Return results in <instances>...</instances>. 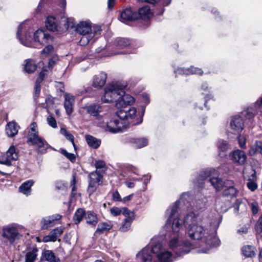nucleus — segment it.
<instances>
[{"label":"nucleus","instance_id":"nucleus-33","mask_svg":"<svg viewBox=\"0 0 262 262\" xmlns=\"http://www.w3.org/2000/svg\"><path fill=\"white\" fill-rule=\"evenodd\" d=\"M151 15L150 8L148 6L143 7L139 9L137 16L142 18H148Z\"/></svg>","mask_w":262,"mask_h":262},{"label":"nucleus","instance_id":"nucleus-46","mask_svg":"<svg viewBox=\"0 0 262 262\" xmlns=\"http://www.w3.org/2000/svg\"><path fill=\"white\" fill-rule=\"evenodd\" d=\"M53 223L54 222L52 221L51 216H49L48 218L46 219H43L41 221L42 228L47 229L49 227H51L53 225Z\"/></svg>","mask_w":262,"mask_h":262},{"label":"nucleus","instance_id":"nucleus-27","mask_svg":"<svg viewBox=\"0 0 262 262\" xmlns=\"http://www.w3.org/2000/svg\"><path fill=\"white\" fill-rule=\"evenodd\" d=\"M34 184L32 180H28L24 182L19 187V190L20 192L27 195H30L31 191V186Z\"/></svg>","mask_w":262,"mask_h":262},{"label":"nucleus","instance_id":"nucleus-11","mask_svg":"<svg viewBox=\"0 0 262 262\" xmlns=\"http://www.w3.org/2000/svg\"><path fill=\"white\" fill-rule=\"evenodd\" d=\"M34 39L40 45H46L53 41V37L42 30H38L34 33Z\"/></svg>","mask_w":262,"mask_h":262},{"label":"nucleus","instance_id":"nucleus-53","mask_svg":"<svg viewBox=\"0 0 262 262\" xmlns=\"http://www.w3.org/2000/svg\"><path fill=\"white\" fill-rule=\"evenodd\" d=\"M62 21L64 23V28L65 29H68L69 27L73 28L74 27L73 23L70 22V19L69 18H63Z\"/></svg>","mask_w":262,"mask_h":262},{"label":"nucleus","instance_id":"nucleus-1","mask_svg":"<svg viewBox=\"0 0 262 262\" xmlns=\"http://www.w3.org/2000/svg\"><path fill=\"white\" fill-rule=\"evenodd\" d=\"M125 86L112 83L104 90V94L101 97L104 103L115 102L116 107L120 108L116 113L118 119H114L107 123L106 130L112 133L123 132L130 125H136L142 122V118H137L136 108L126 107L134 102V98L124 91Z\"/></svg>","mask_w":262,"mask_h":262},{"label":"nucleus","instance_id":"nucleus-24","mask_svg":"<svg viewBox=\"0 0 262 262\" xmlns=\"http://www.w3.org/2000/svg\"><path fill=\"white\" fill-rule=\"evenodd\" d=\"M86 222L92 226H95L98 222V219L96 214L92 211H88L85 216Z\"/></svg>","mask_w":262,"mask_h":262},{"label":"nucleus","instance_id":"nucleus-56","mask_svg":"<svg viewBox=\"0 0 262 262\" xmlns=\"http://www.w3.org/2000/svg\"><path fill=\"white\" fill-rule=\"evenodd\" d=\"M113 200L115 201L121 202L122 199L118 191H115L112 194Z\"/></svg>","mask_w":262,"mask_h":262},{"label":"nucleus","instance_id":"nucleus-47","mask_svg":"<svg viewBox=\"0 0 262 262\" xmlns=\"http://www.w3.org/2000/svg\"><path fill=\"white\" fill-rule=\"evenodd\" d=\"M255 230L256 232V235L262 234V214L259 217L256 224Z\"/></svg>","mask_w":262,"mask_h":262},{"label":"nucleus","instance_id":"nucleus-21","mask_svg":"<svg viewBox=\"0 0 262 262\" xmlns=\"http://www.w3.org/2000/svg\"><path fill=\"white\" fill-rule=\"evenodd\" d=\"M45 24L48 30L51 31L57 30L58 24L55 17L52 16H48L46 19Z\"/></svg>","mask_w":262,"mask_h":262},{"label":"nucleus","instance_id":"nucleus-54","mask_svg":"<svg viewBox=\"0 0 262 262\" xmlns=\"http://www.w3.org/2000/svg\"><path fill=\"white\" fill-rule=\"evenodd\" d=\"M250 207L253 214H256L258 211V205L257 202H254L251 203Z\"/></svg>","mask_w":262,"mask_h":262},{"label":"nucleus","instance_id":"nucleus-58","mask_svg":"<svg viewBox=\"0 0 262 262\" xmlns=\"http://www.w3.org/2000/svg\"><path fill=\"white\" fill-rule=\"evenodd\" d=\"M50 216L52 219V221L53 222L60 220L62 217V216L59 214H56Z\"/></svg>","mask_w":262,"mask_h":262},{"label":"nucleus","instance_id":"nucleus-5","mask_svg":"<svg viewBox=\"0 0 262 262\" xmlns=\"http://www.w3.org/2000/svg\"><path fill=\"white\" fill-rule=\"evenodd\" d=\"M27 143L30 145H36L40 153L46 152L50 145L46 141L38 135L37 125L36 122H32L28 132Z\"/></svg>","mask_w":262,"mask_h":262},{"label":"nucleus","instance_id":"nucleus-13","mask_svg":"<svg viewBox=\"0 0 262 262\" xmlns=\"http://www.w3.org/2000/svg\"><path fill=\"white\" fill-rule=\"evenodd\" d=\"M63 230L64 227L61 226L54 229L50 232L49 235L45 236L43 238V242L47 243L56 241L57 238L63 233Z\"/></svg>","mask_w":262,"mask_h":262},{"label":"nucleus","instance_id":"nucleus-41","mask_svg":"<svg viewBox=\"0 0 262 262\" xmlns=\"http://www.w3.org/2000/svg\"><path fill=\"white\" fill-rule=\"evenodd\" d=\"M60 133L65 136L67 140L71 141L74 147L75 150H76V145L74 143V137L69 132H68L65 128H61L60 130Z\"/></svg>","mask_w":262,"mask_h":262},{"label":"nucleus","instance_id":"nucleus-59","mask_svg":"<svg viewBox=\"0 0 262 262\" xmlns=\"http://www.w3.org/2000/svg\"><path fill=\"white\" fill-rule=\"evenodd\" d=\"M133 195H134L133 194H131L128 196H126L123 198V199H122L121 202H122L123 203H126V202L130 201L132 199V198H133Z\"/></svg>","mask_w":262,"mask_h":262},{"label":"nucleus","instance_id":"nucleus-9","mask_svg":"<svg viewBox=\"0 0 262 262\" xmlns=\"http://www.w3.org/2000/svg\"><path fill=\"white\" fill-rule=\"evenodd\" d=\"M229 157L237 165H243L246 162L247 159L245 152L240 149H236L231 152Z\"/></svg>","mask_w":262,"mask_h":262},{"label":"nucleus","instance_id":"nucleus-25","mask_svg":"<svg viewBox=\"0 0 262 262\" xmlns=\"http://www.w3.org/2000/svg\"><path fill=\"white\" fill-rule=\"evenodd\" d=\"M41 260L49 262H59V259L56 257L54 253L51 250H45L42 253Z\"/></svg>","mask_w":262,"mask_h":262},{"label":"nucleus","instance_id":"nucleus-36","mask_svg":"<svg viewBox=\"0 0 262 262\" xmlns=\"http://www.w3.org/2000/svg\"><path fill=\"white\" fill-rule=\"evenodd\" d=\"M38 249L37 248H34L29 252H28L25 256V262H34L37 257V252Z\"/></svg>","mask_w":262,"mask_h":262},{"label":"nucleus","instance_id":"nucleus-49","mask_svg":"<svg viewBox=\"0 0 262 262\" xmlns=\"http://www.w3.org/2000/svg\"><path fill=\"white\" fill-rule=\"evenodd\" d=\"M47 120L48 124L53 128H56L57 127L56 121L52 116H48Z\"/></svg>","mask_w":262,"mask_h":262},{"label":"nucleus","instance_id":"nucleus-23","mask_svg":"<svg viewBox=\"0 0 262 262\" xmlns=\"http://www.w3.org/2000/svg\"><path fill=\"white\" fill-rule=\"evenodd\" d=\"M207 206L208 200L206 196L201 195L195 200V207L196 209L203 211L205 210Z\"/></svg>","mask_w":262,"mask_h":262},{"label":"nucleus","instance_id":"nucleus-44","mask_svg":"<svg viewBox=\"0 0 262 262\" xmlns=\"http://www.w3.org/2000/svg\"><path fill=\"white\" fill-rule=\"evenodd\" d=\"M48 72V70L47 69V68H45L42 69L39 74V77L36 80L35 85H40V83L43 81Z\"/></svg>","mask_w":262,"mask_h":262},{"label":"nucleus","instance_id":"nucleus-55","mask_svg":"<svg viewBox=\"0 0 262 262\" xmlns=\"http://www.w3.org/2000/svg\"><path fill=\"white\" fill-rule=\"evenodd\" d=\"M111 213L114 216H118L121 213L122 210L118 207H113L111 209Z\"/></svg>","mask_w":262,"mask_h":262},{"label":"nucleus","instance_id":"nucleus-2","mask_svg":"<svg viewBox=\"0 0 262 262\" xmlns=\"http://www.w3.org/2000/svg\"><path fill=\"white\" fill-rule=\"evenodd\" d=\"M196 220L195 214L190 212L185 217L183 224L189 236L191 239L200 241V252L206 253L211 247L219 246L220 241L215 231L208 232L202 226H198Z\"/></svg>","mask_w":262,"mask_h":262},{"label":"nucleus","instance_id":"nucleus-35","mask_svg":"<svg viewBox=\"0 0 262 262\" xmlns=\"http://www.w3.org/2000/svg\"><path fill=\"white\" fill-rule=\"evenodd\" d=\"M249 154L253 155L256 153H260L262 155V142L256 141L249 149Z\"/></svg>","mask_w":262,"mask_h":262},{"label":"nucleus","instance_id":"nucleus-14","mask_svg":"<svg viewBox=\"0 0 262 262\" xmlns=\"http://www.w3.org/2000/svg\"><path fill=\"white\" fill-rule=\"evenodd\" d=\"M121 20L126 23L138 18L137 14L134 13L130 8L125 9L120 13Z\"/></svg>","mask_w":262,"mask_h":262},{"label":"nucleus","instance_id":"nucleus-57","mask_svg":"<svg viewBox=\"0 0 262 262\" xmlns=\"http://www.w3.org/2000/svg\"><path fill=\"white\" fill-rule=\"evenodd\" d=\"M40 92V85H35L34 86V99H36L39 97Z\"/></svg>","mask_w":262,"mask_h":262},{"label":"nucleus","instance_id":"nucleus-50","mask_svg":"<svg viewBox=\"0 0 262 262\" xmlns=\"http://www.w3.org/2000/svg\"><path fill=\"white\" fill-rule=\"evenodd\" d=\"M95 165L96 168V170H100L101 173L104 171L103 169L101 170V169L105 167V163L103 161L98 160L96 161Z\"/></svg>","mask_w":262,"mask_h":262},{"label":"nucleus","instance_id":"nucleus-15","mask_svg":"<svg viewBox=\"0 0 262 262\" xmlns=\"http://www.w3.org/2000/svg\"><path fill=\"white\" fill-rule=\"evenodd\" d=\"M19 129V126L16 122H9L6 126V133L9 137H13L17 134Z\"/></svg>","mask_w":262,"mask_h":262},{"label":"nucleus","instance_id":"nucleus-63","mask_svg":"<svg viewBox=\"0 0 262 262\" xmlns=\"http://www.w3.org/2000/svg\"><path fill=\"white\" fill-rule=\"evenodd\" d=\"M125 185L128 187V188H133L135 186V184L133 182H126L125 183Z\"/></svg>","mask_w":262,"mask_h":262},{"label":"nucleus","instance_id":"nucleus-6","mask_svg":"<svg viewBox=\"0 0 262 262\" xmlns=\"http://www.w3.org/2000/svg\"><path fill=\"white\" fill-rule=\"evenodd\" d=\"M103 176L100 170H95L91 172L89 175V190L92 192H94L97 186L102 183Z\"/></svg>","mask_w":262,"mask_h":262},{"label":"nucleus","instance_id":"nucleus-26","mask_svg":"<svg viewBox=\"0 0 262 262\" xmlns=\"http://www.w3.org/2000/svg\"><path fill=\"white\" fill-rule=\"evenodd\" d=\"M129 142L133 144V145L138 148H140L147 145L148 140L145 138L129 139Z\"/></svg>","mask_w":262,"mask_h":262},{"label":"nucleus","instance_id":"nucleus-8","mask_svg":"<svg viewBox=\"0 0 262 262\" xmlns=\"http://www.w3.org/2000/svg\"><path fill=\"white\" fill-rule=\"evenodd\" d=\"M2 236L10 244H13L15 240L19 238L18 229L13 225L4 227L3 228Z\"/></svg>","mask_w":262,"mask_h":262},{"label":"nucleus","instance_id":"nucleus-39","mask_svg":"<svg viewBox=\"0 0 262 262\" xmlns=\"http://www.w3.org/2000/svg\"><path fill=\"white\" fill-rule=\"evenodd\" d=\"M133 220V218L130 217L125 218L123 224L119 228V231L121 232H126L128 231L130 228L131 223Z\"/></svg>","mask_w":262,"mask_h":262},{"label":"nucleus","instance_id":"nucleus-60","mask_svg":"<svg viewBox=\"0 0 262 262\" xmlns=\"http://www.w3.org/2000/svg\"><path fill=\"white\" fill-rule=\"evenodd\" d=\"M115 0H108L107 1V6L108 8L110 9H112L113 8V6L115 4Z\"/></svg>","mask_w":262,"mask_h":262},{"label":"nucleus","instance_id":"nucleus-38","mask_svg":"<svg viewBox=\"0 0 262 262\" xmlns=\"http://www.w3.org/2000/svg\"><path fill=\"white\" fill-rule=\"evenodd\" d=\"M115 44L120 48H125L130 44V41L125 38H117L115 40Z\"/></svg>","mask_w":262,"mask_h":262},{"label":"nucleus","instance_id":"nucleus-18","mask_svg":"<svg viewBox=\"0 0 262 262\" xmlns=\"http://www.w3.org/2000/svg\"><path fill=\"white\" fill-rule=\"evenodd\" d=\"M175 73L176 74V76H177V74H178L186 75L196 74L202 75L203 74V71L201 69L191 67L190 68L187 69L184 68L178 69L175 71Z\"/></svg>","mask_w":262,"mask_h":262},{"label":"nucleus","instance_id":"nucleus-7","mask_svg":"<svg viewBox=\"0 0 262 262\" xmlns=\"http://www.w3.org/2000/svg\"><path fill=\"white\" fill-rule=\"evenodd\" d=\"M18 158V151L14 146L12 145L5 154L0 157V163L10 166L12 161L17 160Z\"/></svg>","mask_w":262,"mask_h":262},{"label":"nucleus","instance_id":"nucleus-4","mask_svg":"<svg viewBox=\"0 0 262 262\" xmlns=\"http://www.w3.org/2000/svg\"><path fill=\"white\" fill-rule=\"evenodd\" d=\"M210 176L211 170L207 169L203 170L200 172L198 178L194 180V183L198 187H202L204 182L208 181L217 191L222 189L225 185H231L233 183L232 181H227L226 182H224L221 178L218 177L210 178Z\"/></svg>","mask_w":262,"mask_h":262},{"label":"nucleus","instance_id":"nucleus-3","mask_svg":"<svg viewBox=\"0 0 262 262\" xmlns=\"http://www.w3.org/2000/svg\"><path fill=\"white\" fill-rule=\"evenodd\" d=\"M179 202V201H177L171 207L167 209L166 212V215H168L166 226L167 227L169 226L172 229L169 246L177 256L189 253L192 247L191 244L187 242L183 243L182 245L179 244V239L181 237L182 231L184 230L183 227L182 221L179 217L174 218L177 212Z\"/></svg>","mask_w":262,"mask_h":262},{"label":"nucleus","instance_id":"nucleus-20","mask_svg":"<svg viewBox=\"0 0 262 262\" xmlns=\"http://www.w3.org/2000/svg\"><path fill=\"white\" fill-rule=\"evenodd\" d=\"M149 248H144L137 254V257L141 262H151L152 256Z\"/></svg>","mask_w":262,"mask_h":262},{"label":"nucleus","instance_id":"nucleus-40","mask_svg":"<svg viewBox=\"0 0 262 262\" xmlns=\"http://www.w3.org/2000/svg\"><path fill=\"white\" fill-rule=\"evenodd\" d=\"M237 193L236 189L233 186H229L223 191V195L233 197L235 196Z\"/></svg>","mask_w":262,"mask_h":262},{"label":"nucleus","instance_id":"nucleus-37","mask_svg":"<svg viewBox=\"0 0 262 262\" xmlns=\"http://www.w3.org/2000/svg\"><path fill=\"white\" fill-rule=\"evenodd\" d=\"M254 248L251 246L247 245L245 246L242 248V251L243 254L248 257H251L254 256L255 254L254 250Z\"/></svg>","mask_w":262,"mask_h":262},{"label":"nucleus","instance_id":"nucleus-64","mask_svg":"<svg viewBox=\"0 0 262 262\" xmlns=\"http://www.w3.org/2000/svg\"><path fill=\"white\" fill-rule=\"evenodd\" d=\"M255 103H256V105H257L259 107V108L262 110V98H261V99L259 101L258 100H257Z\"/></svg>","mask_w":262,"mask_h":262},{"label":"nucleus","instance_id":"nucleus-48","mask_svg":"<svg viewBox=\"0 0 262 262\" xmlns=\"http://www.w3.org/2000/svg\"><path fill=\"white\" fill-rule=\"evenodd\" d=\"M61 153L67 157L72 162H74L76 160V157L74 154L68 152L65 149H61Z\"/></svg>","mask_w":262,"mask_h":262},{"label":"nucleus","instance_id":"nucleus-29","mask_svg":"<svg viewBox=\"0 0 262 262\" xmlns=\"http://www.w3.org/2000/svg\"><path fill=\"white\" fill-rule=\"evenodd\" d=\"M256 179V172L255 170H251V174L250 177L248 179L247 186L249 189L252 191H254L257 188V185L255 182Z\"/></svg>","mask_w":262,"mask_h":262},{"label":"nucleus","instance_id":"nucleus-17","mask_svg":"<svg viewBox=\"0 0 262 262\" xmlns=\"http://www.w3.org/2000/svg\"><path fill=\"white\" fill-rule=\"evenodd\" d=\"M106 78V74L104 72H101L95 75L93 79V86L96 88L102 87L105 84Z\"/></svg>","mask_w":262,"mask_h":262},{"label":"nucleus","instance_id":"nucleus-61","mask_svg":"<svg viewBox=\"0 0 262 262\" xmlns=\"http://www.w3.org/2000/svg\"><path fill=\"white\" fill-rule=\"evenodd\" d=\"M238 233H242L244 234L248 232V229L246 227H242L238 230Z\"/></svg>","mask_w":262,"mask_h":262},{"label":"nucleus","instance_id":"nucleus-42","mask_svg":"<svg viewBox=\"0 0 262 262\" xmlns=\"http://www.w3.org/2000/svg\"><path fill=\"white\" fill-rule=\"evenodd\" d=\"M112 228L110 224L101 223L98 224L96 232L102 233L103 231L110 230Z\"/></svg>","mask_w":262,"mask_h":262},{"label":"nucleus","instance_id":"nucleus-32","mask_svg":"<svg viewBox=\"0 0 262 262\" xmlns=\"http://www.w3.org/2000/svg\"><path fill=\"white\" fill-rule=\"evenodd\" d=\"M217 146L219 151V156L221 157L224 156V154H222L221 152H225L230 149V146L226 141L220 140L217 143Z\"/></svg>","mask_w":262,"mask_h":262},{"label":"nucleus","instance_id":"nucleus-10","mask_svg":"<svg viewBox=\"0 0 262 262\" xmlns=\"http://www.w3.org/2000/svg\"><path fill=\"white\" fill-rule=\"evenodd\" d=\"M230 127L232 134H239L244 128V121L241 117L235 115L231 118Z\"/></svg>","mask_w":262,"mask_h":262},{"label":"nucleus","instance_id":"nucleus-52","mask_svg":"<svg viewBox=\"0 0 262 262\" xmlns=\"http://www.w3.org/2000/svg\"><path fill=\"white\" fill-rule=\"evenodd\" d=\"M121 210V213L125 216V218L130 217L134 219L133 212L130 211L128 209L124 208Z\"/></svg>","mask_w":262,"mask_h":262},{"label":"nucleus","instance_id":"nucleus-30","mask_svg":"<svg viewBox=\"0 0 262 262\" xmlns=\"http://www.w3.org/2000/svg\"><path fill=\"white\" fill-rule=\"evenodd\" d=\"M85 215V211L83 208H78L73 215V220L74 223L77 225L80 223Z\"/></svg>","mask_w":262,"mask_h":262},{"label":"nucleus","instance_id":"nucleus-16","mask_svg":"<svg viewBox=\"0 0 262 262\" xmlns=\"http://www.w3.org/2000/svg\"><path fill=\"white\" fill-rule=\"evenodd\" d=\"M74 97L69 94L66 93L64 95V107L68 115L71 114L73 112V105L74 104Z\"/></svg>","mask_w":262,"mask_h":262},{"label":"nucleus","instance_id":"nucleus-45","mask_svg":"<svg viewBox=\"0 0 262 262\" xmlns=\"http://www.w3.org/2000/svg\"><path fill=\"white\" fill-rule=\"evenodd\" d=\"M243 113L246 119L250 120L254 117L255 112L254 110L250 108L244 111Z\"/></svg>","mask_w":262,"mask_h":262},{"label":"nucleus","instance_id":"nucleus-51","mask_svg":"<svg viewBox=\"0 0 262 262\" xmlns=\"http://www.w3.org/2000/svg\"><path fill=\"white\" fill-rule=\"evenodd\" d=\"M238 141L240 147L242 148H246V138L243 136H239L238 137Z\"/></svg>","mask_w":262,"mask_h":262},{"label":"nucleus","instance_id":"nucleus-22","mask_svg":"<svg viewBox=\"0 0 262 262\" xmlns=\"http://www.w3.org/2000/svg\"><path fill=\"white\" fill-rule=\"evenodd\" d=\"M87 112L91 116L99 117V113L102 111V106L98 104H91L85 107Z\"/></svg>","mask_w":262,"mask_h":262},{"label":"nucleus","instance_id":"nucleus-19","mask_svg":"<svg viewBox=\"0 0 262 262\" xmlns=\"http://www.w3.org/2000/svg\"><path fill=\"white\" fill-rule=\"evenodd\" d=\"M22 29H23V24H20L19 25V26L18 27L17 32V37L23 45H24V46H27V47H31V41L32 40L31 33L29 32L28 34H26L25 40H24L23 39V38H22L20 37V34L22 32Z\"/></svg>","mask_w":262,"mask_h":262},{"label":"nucleus","instance_id":"nucleus-12","mask_svg":"<svg viewBox=\"0 0 262 262\" xmlns=\"http://www.w3.org/2000/svg\"><path fill=\"white\" fill-rule=\"evenodd\" d=\"M76 30L79 34L90 33L91 31L95 30H97V31H101L99 27H94L92 29L91 24L89 21L80 22L77 25Z\"/></svg>","mask_w":262,"mask_h":262},{"label":"nucleus","instance_id":"nucleus-62","mask_svg":"<svg viewBox=\"0 0 262 262\" xmlns=\"http://www.w3.org/2000/svg\"><path fill=\"white\" fill-rule=\"evenodd\" d=\"M55 62L52 60V59H50L49 61V66H48V69L50 70H51V69H52V66L54 65Z\"/></svg>","mask_w":262,"mask_h":262},{"label":"nucleus","instance_id":"nucleus-28","mask_svg":"<svg viewBox=\"0 0 262 262\" xmlns=\"http://www.w3.org/2000/svg\"><path fill=\"white\" fill-rule=\"evenodd\" d=\"M99 32V31L95 30L94 31H91L90 33L80 34L82 35V37L79 41L80 45L81 46H85L87 45L89 41L94 37L95 34Z\"/></svg>","mask_w":262,"mask_h":262},{"label":"nucleus","instance_id":"nucleus-34","mask_svg":"<svg viewBox=\"0 0 262 262\" xmlns=\"http://www.w3.org/2000/svg\"><path fill=\"white\" fill-rule=\"evenodd\" d=\"M37 65L32 59H27L24 66L25 70L28 73H33L36 69Z\"/></svg>","mask_w":262,"mask_h":262},{"label":"nucleus","instance_id":"nucleus-31","mask_svg":"<svg viewBox=\"0 0 262 262\" xmlns=\"http://www.w3.org/2000/svg\"><path fill=\"white\" fill-rule=\"evenodd\" d=\"M85 139L88 144L93 148H97L100 145L101 141L95 137L91 135H86Z\"/></svg>","mask_w":262,"mask_h":262},{"label":"nucleus","instance_id":"nucleus-43","mask_svg":"<svg viewBox=\"0 0 262 262\" xmlns=\"http://www.w3.org/2000/svg\"><path fill=\"white\" fill-rule=\"evenodd\" d=\"M54 51V47L51 45H47L41 51V55L42 57H48Z\"/></svg>","mask_w":262,"mask_h":262}]
</instances>
